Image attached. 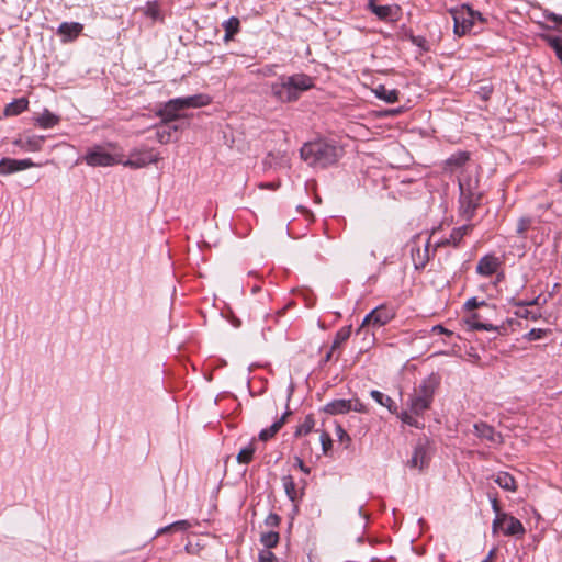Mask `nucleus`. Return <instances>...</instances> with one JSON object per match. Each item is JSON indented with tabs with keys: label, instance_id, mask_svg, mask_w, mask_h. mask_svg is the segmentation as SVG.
I'll return each instance as SVG.
<instances>
[{
	"label": "nucleus",
	"instance_id": "f257e3e1",
	"mask_svg": "<svg viewBox=\"0 0 562 562\" xmlns=\"http://www.w3.org/2000/svg\"><path fill=\"white\" fill-rule=\"evenodd\" d=\"M313 86V78L305 74L281 76L271 85V93L282 103L294 102Z\"/></svg>",
	"mask_w": 562,
	"mask_h": 562
},
{
	"label": "nucleus",
	"instance_id": "f03ea898",
	"mask_svg": "<svg viewBox=\"0 0 562 562\" xmlns=\"http://www.w3.org/2000/svg\"><path fill=\"white\" fill-rule=\"evenodd\" d=\"M439 383V376L430 374L414 389L407 405L415 416H419L430 408Z\"/></svg>",
	"mask_w": 562,
	"mask_h": 562
},
{
	"label": "nucleus",
	"instance_id": "7ed1b4c3",
	"mask_svg": "<svg viewBox=\"0 0 562 562\" xmlns=\"http://www.w3.org/2000/svg\"><path fill=\"white\" fill-rule=\"evenodd\" d=\"M300 155L310 166L327 167L337 161L339 149L324 142H312L302 146Z\"/></svg>",
	"mask_w": 562,
	"mask_h": 562
},
{
	"label": "nucleus",
	"instance_id": "20e7f679",
	"mask_svg": "<svg viewBox=\"0 0 562 562\" xmlns=\"http://www.w3.org/2000/svg\"><path fill=\"white\" fill-rule=\"evenodd\" d=\"M449 12L453 19V33L459 37L472 30L476 19L482 20L481 13L473 11L465 4L452 8Z\"/></svg>",
	"mask_w": 562,
	"mask_h": 562
},
{
	"label": "nucleus",
	"instance_id": "39448f33",
	"mask_svg": "<svg viewBox=\"0 0 562 562\" xmlns=\"http://www.w3.org/2000/svg\"><path fill=\"white\" fill-rule=\"evenodd\" d=\"M82 159L90 167H110L122 165L123 155L110 153L103 146L95 145L87 150Z\"/></svg>",
	"mask_w": 562,
	"mask_h": 562
},
{
	"label": "nucleus",
	"instance_id": "423d86ee",
	"mask_svg": "<svg viewBox=\"0 0 562 562\" xmlns=\"http://www.w3.org/2000/svg\"><path fill=\"white\" fill-rule=\"evenodd\" d=\"M160 156L153 148L142 147L135 148L130 153L127 159H123L122 165L132 169H140L149 164H156L160 160Z\"/></svg>",
	"mask_w": 562,
	"mask_h": 562
},
{
	"label": "nucleus",
	"instance_id": "0eeeda50",
	"mask_svg": "<svg viewBox=\"0 0 562 562\" xmlns=\"http://www.w3.org/2000/svg\"><path fill=\"white\" fill-rule=\"evenodd\" d=\"M395 316L393 307L382 304L372 310L362 321L361 327L371 326L380 328L391 322Z\"/></svg>",
	"mask_w": 562,
	"mask_h": 562
},
{
	"label": "nucleus",
	"instance_id": "6e6552de",
	"mask_svg": "<svg viewBox=\"0 0 562 562\" xmlns=\"http://www.w3.org/2000/svg\"><path fill=\"white\" fill-rule=\"evenodd\" d=\"M493 532L502 531L505 536H518L525 533L520 520L507 514H498L493 521Z\"/></svg>",
	"mask_w": 562,
	"mask_h": 562
},
{
	"label": "nucleus",
	"instance_id": "1a4fd4ad",
	"mask_svg": "<svg viewBox=\"0 0 562 562\" xmlns=\"http://www.w3.org/2000/svg\"><path fill=\"white\" fill-rule=\"evenodd\" d=\"M490 315H492V313L487 311L486 314L482 311L472 312L468 314L464 322L469 328L473 330L496 331L498 328L490 322Z\"/></svg>",
	"mask_w": 562,
	"mask_h": 562
},
{
	"label": "nucleus",
	"instance_id": "9d476101",
	"mask_svg": "<svg viewBox=\"0 0 562 562\" xmlns=\"http://www.w3.org/2000/svg\"><path fill=\"white\" fill-rule=\"evenodd\" d=\"M411 257L416 270L425 268L427 262L429 261V240H427L422 248L418 240L414 238L411 244Z\"/></svg>",
	"mask_w": 562,
	"mask_h": 562
},
{
	"label": "nucleus",
	"instance_id": "9b49d317",
	"mask_svg": "<svg viewBox=\"0 0 562 562\" xmlns=\"http://www.w3.org/2000/svg\"><path fill=\"white\" fill-rule=\"evenodd\" d=\"M368 7L382 21H396L398 19V5H379L374 0H369Z\"/></svg>",
	"mask_w": 562,
	"mask_h": 562
},
{
	"label": "nucleus",
	"instance_id": "f8f14e48",
	"mask_svg": "<svg viewBox=\"0 0 562 562\" xmlns=\"http://www.w3.org/2000/svg\"><path fill=\"white\" fill-rule=\"evenodd\" d=\"M34 166L35 164L29 158L20 160L12 158H2L0 160V175H10L16 171L29 169Z\"/></svg>",
	"mask_w": 562,
	"mask_h": 562
},
{
	"label": "nucleus",
	"instance_id": "ddd939ff",
	"mask_svg": "<svg viewBox=\"0 0 562 562\" xmlns=\"http://www.w3.org/2000/svg\"><path fill=\"white\" fill-rule=\"evenodd\" d=\"M182 110L183 109L179 103V99L175 98L165 102L156 114L157 116L161 117L162 122L168 123L179 119V112Z\"/></svg>",
	"mask_w": 562,
	"mask_h": 562
},
{
	"label": "nucleus",
	"instance_id": "4468645a",
	"mask_svg": "<svg viewBox=\"0 0 562 562\" xmlns=\"http://www.w3.org/2000/svg\"><path fill=\"white\" fill-rule=\"evenodd\" d=\"M499 266V258L494 255H485L476 265V273L482 277H490L498 270Z\"/></svg>",
	"mask_w": 562,
	"mask_h": 562
},
{
	"label": "nucleus",
	"instance_id": "2eb2a0df",
	"mask_svg": "<svg viewBox=\"0 0 562 562\" xmlns=\"http://www.w3.org/2000/svg\"><path fill=\"white\" fill-rule=\"evenodd\" d=\"M472 229L471 225H462L460 227L453 228L449 238H443L435 243V248L443 247V246H459L462 238L469 234Z\"/></svg>",
	"mask_w": 562,
	"mask_h": 562
},
{
	"label": "nucleus",
	"instance_id": "dca6fc26",
	"mask_svg": "<svg viewBox=\"0 0 562 562\" xmlns=\"http://www.w3.org/2000/svg\"><path fill=\"white\" fill-rule=\"evenodd\" d=\"M83 26L78 22H64L58 26L57 34L63 37V42H69L79 36Z\"/></svg>",
	"mask_w": 562,
	"mask_h": 562
},
{
	"label": "nucleus",
	"instance_id": "f3484780",
	"mask_svg": "<svg viewBox=\"0 0 562 562\" xmlns=\"http://www.w3.org/2000/svg\"><path fill=\"white\" fill-rule=\"evenodd\" d=\"M180 105H182V109H190V108H202L206 106L211 103L212 99L207 94H195L184 98H178Z\"/></svg>",
	"mask_w": 562,
	"mask_h": 562
},
{
	"label": "nucleus",
	"instance_id": "a211bd4d",
	"mask_svg": "<svg viewBox=\"0 0 562 562\" xmlns=\"http://www.w3.org/2000/svg\"><path fill=\"white\" fill-rule=\"evenodd\" d=\"M428 462L427 449L423 443H418L413 452L412 458L408 460V465L412 469L422 470Z\"/></svg>",
	"mask_w": 562,
	"mask_h": 562
},
{
	"label": "nucleus",
	"instance_id": "6ab92c4d",
	"mask_svg": "<svg viewBox=\"0 0 562 562\" xmlns=\"http://www.w3.org/2000/svg\"><path fill=\"white\" fill-rule=\"evenodd\" d=\"M291 414L290 411H286L278 420H276L269 428L262 429L258 438L261 441H267L271 439L284 425L286 417Z\"/></svg>",
	"mask_w": 562,
	"mask_h": 562
},
{
	"label": "nucleus",
	"instance_id": "aec40b11",
	"mask_svg": "<svg viewBox=\"0 0 562 562\" xmlns=\"http://www.w3.org/2000/svg\"><path fill=\"white\" fill-rule=\"evenodd\" d=\"M475 435L482 439H486L491 442H497L499 439V434H497L494 428L485 423H479L474 425Z\"/></svg>",
	"mask_w": 562,
	"mask_h": 562
},
{
	"label": "nucleus",
	"instance_id": "412c9836",
	"mask_svg": "<svg viewBox=\"0 0 562 562\" xmlns=\"http://www.w3.org/2000/svg\"><path fill=\"white\" fill-rule=\"evenodd\" d=\"M350 411V400H334L325 406V412L331 415L347 414Z\"/></svg>",
	"mask_w": 562,
	"mask_h": 562
},
{
	"label": "nucleus",
	"instance_id": "4be33fe9",
	"mask_svg": "<svg viewBox=\"0 0 562 562\" xmlns=\"http://www.w3.org/2000/svg\"><path fill=\"white\" fill-rule=\"evenodd\" d=\"M494 482L503 490L516 492V481L508 472H498L494 475Z\"/></svg>",
	"mask_w": 562,
	"mask_h": 562
},
{
	"label": "nucleus",
	"instance_id": "5701e85b",
	"mask_svg": "<svg viewBox=\"0 0 562 562\" xmlns=\"http://www.w3.org/2000/svg\"><path fill=\"white\" fill-rule=\"evenodd\" d=\"M535 304H536V300L531 301V302L517 303V308L515 311V315L520 318L536 321L540 316V313L538 311L529 310V306L535 305Z\"/></svg>",
	"mask_w": 562,
	"mask_h": 562
},
{
	"label": "nucleus",
	"instance_id": "b1692460",
	"mask_svg": "<svg viewBox=\"0 0 562 562\" xmlns=\"http://www.w3.org/2000/svg\"><path fill=\"white\" fill-rule=\"evenodd\" d=\"M178 131L177 125L161 124L156 127V139L160 144H168L172 139L173 133Z\"/></svg>",
	"mask_w": 562,
	"mask_h": 562
},
{
	"label": "nucleus",
	"instance_id": "393cba45",
	"mask_svg": "<svg viewBox=\"0 0 562 562\" xmlns=\"http://www.w3.org/2000/svg\"><path fill=\"white\" fill-rule=\"evenodd\" d=\"M374 94L387 103H394L398 100V91L396 89H389L384 85H379L374 89Z\"/></svg>",
	"mask_w": 562,
	"mask_h": 562
},
{
	"label": "nucleus",
	"instance_id": "a878e982",
	"mask_svg": "<svg viewBox=\"0 0 562 562\" xmlns=\"http://www.w3.org/2000/svg\"><path fill=\"white\" fill-rule=\"evenodd\" d=\"M44 143L43 136H29L24 140H20V146L26 151H38L42 149Z\"/></svg>",
	"mask_w": 562,
	"mask_h": 562
},
{
	"label": "nucleus",
	"instance_id": "bb28decb",
	"mask_svg": "<svg viewBox=\"0 0 562 562\" xmlns=\"http://www.w3.org/2000/svg\"><path fill=\"white\" fill-rule=\"evenodd\" d=\"M464 310L470 314L475 312L476 308H484L487 312L494 314L495 306L486 303L485 301H479L476 297H471L464 303Z\"/></svg>",
	"mask_w": 562,
	"mask_h": 562
},
{
	"label": "nucleus",
	"instance_id": "cd10ccee",
	"mask_svg": "<svg viewBox=\"0 0 562 562\" xmlns=\"http://www.w3.org/2000/svg\"><path fill=\"white\" fill-rule=\"evenodd\" d=\"M29 106V101L25 98L16 99L9 103L5 109V115H18L25 111Z\"/></svg>",
	"mask_w": 562,
	"mask_h": 562
},
{
	"label": "nucleus",
	"instance_id": "c85d7f7f",
	"mask_svg": "<svg viewBox=\"0 0 562 562\" xmlns=\"http://www.w3.org/2000/svg\"><path fill=\"white\" fill-rule=\"evenodd\" d=\"M36 122L42 128H50L58 124L59 117L48 110H44L43 113L36 119Z\"/></svg>",
	"mask_w": 562,
	"mask_h": 562
},
{
	"label": "nucleus",
	"instance_id": "c756f323",
	"mask_svg": "<svg viewBox=\"0 0 562 562\" xmlns=\"http://www.w3.org/2000/svg\"><path fill=\"white\" fill-rule=\"evenodd\" d=\"M282 485H283V488H284V492H285L286 496L292 502H294L297 498L299 493H297L296 484L294 482L293 476H291V475L283 476L282 477Z\"/></svg>",
	"mask_w": 562,
	"mask_h": 562
},
{
	"label": "nucleus",
	"instance_id": "7c9ffc66",
	"mask_svg": "<svg viewBox=\"0 0 562 562\" xmlns=\"http://www.w3.org/2000/svg\"><path fill=\"white\" fill-rule=\"evenodd\" d=\"M371 397L379 403L381 406L386 407L390 412H393L394 401L389 396L383 394L378 390H372L370 392Z\"/></svg>",
	"mask_w": 562,
	"mask_h": 562
},
{
	"label": "nucleus",
	"instance_id": "2f4dec72",
	"mask_svg": "<svg viewBox=\"0 0 562 562\" xmlns=\"http://www.w3.org/2000/svg\"><path fill=\"white\" fill-rule=\"evenodd\" d=\"M223 27L225 30V40H231L239 31V20L232 16L223 23Z\"/></svg>",
	"mask_w": 562,
	"mask_h": 562
},
{
	"label": "nucleus",
	"instance_id": "473e14b6",
	"mask_svg": "<svg viewBox=\"0 0 562 562\" xmlns=\"http://www.w3.org/2000/svg\"><path fill=\"white\" fill-rule=\"evenodd\" d=\"M255 453V446L252 442L248 443L246 447L240 449V451L237 454V461L240 464H248L251 462L252 457Z\"/></svg>",
	"mask_w": 562,
	"mask_h": 562
},
{
	"label": "nucleus",
	"instance_id": "72a5a7b5",
	"mask_svg": "<svg viewBox=\"0 0 562 562\" xmlns=\"http://www.w3.org/2000/svg\"><path fill=\"white\" fill-rule=\"evenodd\" d=\"M280 536L277 531H267L261 533L260 542L267 549L274 548L279 543Z\"/></svg>",
	"mask_w": 562,
	"mask_h": 562
},
{
	"label": "nucleus",
	"instance_id": "f704fd0d",
	"mask_svg": "<svg viewBox=\"0 0 562 562\" xmlns=\"http://www.w3.org/2000/svg\"><path fill=\"white\" fill-rule=\"evenodd\" d=\"M413 415L414 414L411 411L409 412L404 411L398 415V417L402 420V423H404L408 426H412L415 428H422L423 424L419 423V420Z\"/></svg>",
	"mask_w": 562,
	"mask_h": 562
},
{
	"label": "nucleus",
	"instance_id": "c9c22d12",
	"mask_svg": "<svg viewBox=\"0 0 562 562\" xmlns=\"http://www.w3.org/2000/svg\"><path fill=\"white\" fill-rule=\"evenodd\" d=\"M314 424V419L311 416H307L305 420L300 426L296 427L294 436L300 437L302 435H307L308 432L312 431Z\"/></svg>",
	"mask_w": 562,
	"mask_h": 562
},
{
	"label": "nucleus",
	"instance_id": "e433bc0d",
	"mask_svg": "<svg viewBox=\"0 0 562 562\" xmlns=\"http://www.w3.org/2000/svg\"><path fill=\"white\" fill-rule=\"evenodd\" d=\"M350 336V330L348 328L340 329L334 339L331 345V349L338 348L342 342H345Z\"/></svg>",
	"mask_w": 562,
	"mask_h": 562
},
{
	"label": "nucleus",
	"instance_id": "4c0bfd02",
	"mask_svg": "<svg viewBox=\"0 0 562 562\" xmlns=\"http://www.w3.org/2000/svg\"><path fill=\"white\" fill-rule=\"evenodd\" d=\"M469 159V155L467 153H459L456 155H452L450 158H448L447 164L449 166H462L467 160Z\"/></svg>",
	"mask_w": 562,
	"mask_h": 562
},
{
	"label": "nucleus",
	"instance_id": "58836bf2",
	"mask_svg": "<svg viewBox=\"0 0 562 562\" xmlns=\"http://www.w3.org/2000/svg\"><path fill=\"white\" fill-rule=\"evenodd\" d=\"M319 441L322 443L323 451L326 453L331 448L333 445V440L329 434L322 431L319 436Z\"/></svg>",
	"mask_w": 562,
	"mask_h": 562
},
{
	"label": "nucleus",
	"instance_id": "ea45409f",
	"mask_svg": "<svg viewBox=\"0 0 562 562\" xmlns=\"http://www.w3.org/2000/svg\"><path fill=\"white\" fill-rule=\"evenodd\" d=\"M281 522V518L279 515L274 514V513H270L266 519H265V525L267 527H270V528H274V527H278Z\"/></svg>",
	"mask_w": 562,
	"mask_h": 562
},
{
	"label": "nucleus",
	"instance_id": "a19ab883",
	"mask_svg": "<svg viewBox=\"0 0 562 562\" xmlns=\"http://www.w3.org/2000/svg\"><path fill=\"white\" fill-rule=\"evenodd\" d=\"M336 436L338 437V440L340 442L349 443L351 441L350 436L346 432V430L339 424L336 425Z\"/></svg>",
	"mask_w": 562,
	"mask_h": 562
},
{
	"label": "nucleus",
	"instance_id": "79ce46f5",
	"mask_svg": "<svg viewBox=\"0 0 562 562\" xmlns=\"http://www.w3.org/2000/svg\"><path fill=\"white\" fill-rule=\"evenodd\" d=\"M259 562H274L276 555L269 550H261L258 555Z\"/></svg>",
	"mask_w": 562,
	"mask_h": 562
},
{
	"label": "nucleus",
	"instance_id": "37998d69",
	"mask_svg": "<svg viewBox=\"0 0 562 562\" xmlns=\"http://www.w3.org/2000/svg\"><path fill=\"white\" fill-rule=\"evenodd\" d=\"M351 411L357 413H367V406L360 402L358 398L350 400Z\"/></svg>",
	"mask_w": 562,
	"mask_h": 562
},
{
	"label": "nucleus",
	"instance_id": "c03bdc74",
	"mask_svg": "<svg viewBox=\"0 0 562 562\" xmlns=\"http://www.w3.org/2000/svg\"><path fill=\"white\" fill-rule=\"evenodd\" d=\"M171 527L175 531H184L191 527V524L188 520H178L172 522Z\"/></svg>",
	"mask_w": 562,
	"mask_h": 562
},
{
	"label": "nucleus",
	"instance_id": "a18cd8bd",
	"mask_svg": "<svg viewBox=\"0 0 562 562\" xmlns=\"http://www.w3.org/2000/svg\"><path fill=\"white\" fill-rule=\"evenodd\" d=\"M544 334V330L543 329H531L527 337L529 340H536V339H540Z\"/></svg>",
	"mask_w": 562,
	"mask_h": 562
},
{
	"label": "nucleus",
	"instance_id": "49530a36",
	"mask_svg": "<svg viewBox=\"0 0 562 562\" xmlns=\"http://www.w3.org/2000/svg\"><path fill=\"white\" fill-rule=\"evenodd\" d=\"M544 16L547 20L562 25V15L555 14L553 12H548V13H544Z\"/></svg>",
	"mask_w": 562,
	"mask_h": 562
},
{
	"label": "nucleus",
	"instance_id": "de8ad7c7",
	"mask_svg": "<svg viewBox=\"0 0 562 562\" xmlns=\"http://www.w3.org/2000/svg\"><path fill=\"white\" fill-rule=\"evenodd\" d=\"M432 331L434 333H438V334H446V335H452V331L446 329L443 326L441 325H436L432 327Z\"/></svg>",
	"mask_w": 562,
	"mask_h": 562
},
{
	"label": "nucleus",
	"instance_id": "09e8293b",
	"mask_svg": "<svg viewBox=\"0 0 562 562\" xmlns=\"http://www.w3.org/2000/svg\"><path fill=\"white\" fill-rule=\"evenodd\" d=\"M527 226H528V221L520 220L518 223V226H517V232L519 234H522L527 229Z\"/></svg>",
	"mask_w": 562,
	"mask_h": 562
},
{
	"label": "nucleus",
	"instance_id": "8fccbe9b",
	"mask_svg": "<svg viewBox=\"0 0 562 562\" xmlns=\"http://www.w3.org/2000/svg\"><path fill=\"white\" fill-rule=\"evenodd\" d=\"M171 531H175V529L171 527V524H170L168 526H165V527L158 529L156 532V536L164 535L166 532H171Z\"/></svg>",
	"mask_w": 562,
	"mask_h": 562
},
{
	"label": "nucleus",
	"instance_id": "3c124183",
	"mask_svg": "<svg viewBox=\"0 0 562 562\" xmlns=\"http://www.w3.org/2000/svg\"><path fill=\"white\" fill-rule=\"evenodd\" d=\"M491 504H492V509L496 513V516L498 514H502L499 505H498V502H497V499L495 497L491 499Z\"/></svg>",
	"mask_w": 562,
	"mask_h": 562
},
{
	"label": "nucleus",
	"instance_id": "603ef678",
	"mask_svg": "<svg viewBox=\"0 0 562 562\" xmlns=\"http://www.w3.org/2000/svg\"><path fill=\"white\" fill-rule=\"evenodd\" d=\"M492 90L490 88H482L481 97L483 100H487L490 98Z\"/></svg>",
	"mask_w": 562,
	"mask_h": 562
},
{
	"label": "nucleus",
	"instance_id": "864d4df0",
	"mask_svg": "<svg viewBox=\"0 0 562 562\" xmlns=\"http://www.w3.org/2000/svg\"><path fill=\"white\" fill-rule=\"evenodd\" d=\"M297 465L304 473L310 472L308 468L305 467L304 462L301 459H297Z\"/></svg>",
	"mask_w": 562,
	"mask_h": 562
},
{
	"label": "nucleus",
	"instance_id": "5fc2aeb1",
	"mask_svg": "<svg viewBox=\"0 0 562 562\" xmlns=\"http://www.w3.org/2000/svg\"><path fill=\"white\" fill-rule=\"evenodd\" d=\"M494 555V550H491L487 554V557L482 562H492Z\"/></svg>",
	"mask_w": 562,
	"mask_h": 562
},
{
	"label": "nucleus",
	"instance_id": "6e6d98bb",
	"mask_svg": "<svg viewBox=\"0 0 562 562\" xmlns=\"http://www.w3.org/2000/svg\"><path fill=\"white\" fill-rule=\"evenodd\" d=\"M334 350H335V349H331V348H330V351H329V352H327V355H326V357H325V361H329V360L331 359V357H333V351H334Z\"/></svg>",
	"mask_w": 562,
	"mask_h": 562
},
{
	"label": "nucleus",
	"instance_id": "4d7b16f0",
	"mask_svg": "<svg viewBox=\"0 0 562 562\" xmlns=\"http://www.w3.org/2000/svg\"><path fill=\"white\" fill-rule=\"evenodd\" d=\"M261 188H273V184L269 183V184H261L260 186Z\"/></svg>",
	"mask_w": 562,
	"mask_h": 562
},
{
	"label": "nucleus",
	"instance_id": "13d9d810",
	"mask_svg": "<svg viewBox=\"0 0 562 562\" xmlns=\"http://www.w3.org/2000/svg\"><path fill=\"white\" fill-rule=\"evenodd\" d=\"M398 112H400V110H392L391 111L392 114H395V113H398Z\"/></svg>",
	"mask_w": 562,
	"mask_h": 562
}]
</instances>
